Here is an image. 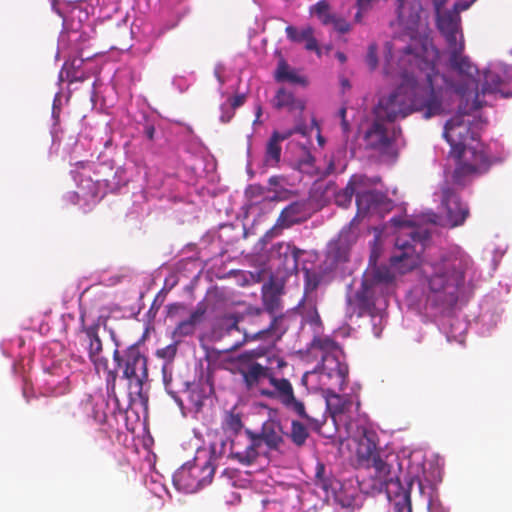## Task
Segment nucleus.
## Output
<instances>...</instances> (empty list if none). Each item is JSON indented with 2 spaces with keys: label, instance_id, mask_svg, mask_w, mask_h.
Masks as SVG:
<instances>
[{
  "label": "nucleus",
  "instance_id": "51",
  "mask_svg": "<svg viewBox=\"0 0 512 512\" xmlns=\"http://www.w3.org/2000/svg\"><path fill=\"white\" fill-rule=\"evenodd\" d=\"M335 15L331 14L329 11L325 14H323L322 16H320L318 19L321 21L322 24L324 25H329V24H332L334 19H335Z\"/></svg>",
  "mask_w": 512,
  "mask_h": 512
},
{
  "label": "nucleus",
  "instance_id": "41",
  "mask_svg": "<svg viewBox=\"0 0 512 512\" xmlns=\"http://www.w3.org/2000/svg\"><path fill=\"white\" fill-rule=\"evenodd\" d=\"M366 63L370 70H375L378 66L377 45L375 43L370 44L368 47Z\"/></svg>",
  "mask_w": 512,
  "mask_h": 512
},
{
  "label": "nucleus",
  "instance_id": "38",
  "mask_svg": "<svg viewBox=\"0 0 512 512\" xmlns=\"http://www.w3.org/2000/svg\"><path fill=\"white\" fill-rule=\"evenodd\" d=\"M311 28L312 27L308 26L302 30H298L294 26H287L285 32L289 40L292 42L301 43L304 42L307 36L310 35Z\"/></svg>",
  "mask_w": 512,
  "mask_h": 512
},
{
  "label": "nucleus",
  "instance_id": "26",
  "mask_svg": "<svg viewBox=\"0 0 512 512\" xmlns=\"http://www.w3.org/2000/svg\"><path fill=\"white\" fill-rule=\"evenodd\" d=\"M290 132L280 133L274 131L266 145L265 161L270 165H276L281 157V142L289 138Z\"/></svg>",
  "mask_w": 512,
  "mask_h": 512
},
{
  "label": "nucleus",
  "instance_id": "28",
  "mask_svg": "<svg viewBox=\"0 0 512 512\" xmlns=\"http://www.w3.org/2000/svg\"><path fill=\"white\" fill-rule=\"evenodd\" d=\"M101 403L93 396L88 395L79 404V410L82 411L87 418H92L96 423L102 424L106 421V413L101 409Z\"/></svg>",
  "mask_w": 512,
  "mask_h": 512
},
{
  "label": "nucleus",
  "instance_id": "23",
  "mask_svg": "<svg viewBox=\"0 0 512 512\" xmlns=\"http://www.w3.org/2000/svg\"><path fill=\"white\" fill-rule=\"evenodd\" d=\"M375 286L368 280L363 281L361 288L355 293L349 303L355 305L359 314L370 311L375 306Z\"/></svg>",
  "mask_w": 512,
  "mask_h": 512
},
{
  "label": "nucleus",
  "instance_id": "35",
  "mask_svg": "<svg viewBox=\"0 0 512 512\" xmlns=\"http://www.w3.org/2000/svg\"><path fill=\"white\" fill-rule=\"evenodd\" d=\"M309 436L307 428L301 422L293 420L291 422V431L289 437L297 446H302Z\"/></svg>",
  "mask_w": 512,
  "mask_h": 512
},
{
  "label": "nucleus",
  "instance_id": "63",
  "mask_svg": "<svg viewBox=\"0 0 512 512\" xmlns=\"http://www.w3.org/2000/svg\"><path fill=\"white\" fill-rule=\"evenodd\" d=\"M405 53L406 54H412V50L409 46H407L405 49H404Z\"/></svg>",
  "mask_w": 512,
  "mask_h": 512
},
{
  "label": "nucleus",
  "instance_id": "40",
  "mask_svg": "<svg viewBox=\"0 0 512 512\" xmlns=\"http://www.w3.org/2000/svg\"><path fill=\"white\" fill-rule=\"evenodd\" d=\"M200 469V484L202 488L203 486L211 483L215 473V466L209 460L203 466H200Z\"/></svg>",
  "mask_w": 512,
  "mask_h": 512
},
{
  "label": "nucleus",
  "instance_id": "14",
  "mask_svg": "<svg viewBox=\"0 0 512 512\" xmlns=\"http://www.w3.org/2000/svg\"><path fill=\"white\" fill-rule=\"evenodd\" d=\"M446 0H434L437 9V28L444 36L447 47H453L459 44L461 40V17L457 10H446L440 12V7Z\"/></svg>",
  "mask_w": 512,
  "mask_h": 512
},
{
  "label": "nucleus",
  "instance_id": "20",
  "mask_svg": "<svg viewBox=\"0 0 512 512\" xmlns=\"http://www.w3.org/2000/svg\"><path fill=\"white\" fill-rule=\"evenodd\" d=\"M272 321L267 329L260 330L253 335H249L247 332H243L242 338L235 343H233L227 350L234 351L244 345L246 342L250 340L260 339L266 333H274L277 334L278 337H281L288 329V325L285 323L286 317L283 314L280 315H271Z\"/></svg>",
  "mask_w": 512,
  "mask_h": 512
},
{
  "label": "nucleus",
  "instance_id": "36",
  "mask_svg": "<svg viewBox=\"0 0 512 512\" xmlns=\"http://www.w3.org/2000/svg\"><path fill=\"white\" fill-rule=\"evenodd\" d=\"M242 319L243 316L239 313L226 314L221 318L220 325L227 334H231L233 331L241 332L238 325Z\"/></svg>",
  "mask_w": 512,
  "mask_h": 512
},
{
  "label": "nucleus",
  "instance_id": "55",
  "mask_svg": "<svg viewBox=\"0 0 512 512\" xmlns=\"http://www.w3.org/2000/svg\"><path fill=\"white\" fill-rule=\"evenodd\" d=\"M394 512H412L411 498L408 500L407 508L401 509L399 507H394Z\"/></svg>",
  "mask_w": 512,
  "mask_h": 512
},
{
  "label": "nucleus",
  "instance_id": "47",
  "mask_svg": "<svg viewBox=\"0 0 512 512\" xmlns=\"http://www.w3.org/2000/svg\"><path fill=\"white\" fill-rule=\"evenodd\" d=\"M304 42H305L306 50H308V51H315L318 54H320V49H319V46H318V42H317L316 38L314 37V30H313V28H311L310 35L307 36V38H306V40Z\"/></svg>",
  "mask_w": 512,
  "mask_h": 512
},
{
  "label": "nucleus",
  "instance_id": "2",
  "mask_svg": "<svg viewBox=\"0 0 512 512\" xmlns=\"http://www.w3.org/2000/svg\"><path fill=\"white\" fill-rule=\"evenodd\" d=\"M443 136L450 144V156L457 160L452 174L454 184L464 187L474 176L489 169L490 159L486 148L475 137L464 115L457 114L447 121Z\"/></svg>",
  "mask_w": 512,
  "mask_h": 512
},
{
  "label": "nucleus",
  "instance_id": "8",
  "mask_svg": "<svg viewBox=\"0 0 512 512\" xmlns=\"http://www.w3.org/2000/svg\"><path fill=\"white\" fill-rule=\"evenodd\" d=\"M273 389H260L261 396L278 400L284 408L305 419L308 424L315 428H320L323 421L317 420L306 413L304 403L297 399L291 382L286 378H277L274 373L268 379Z\"/></svg>",
  "mask_w": 512,
  "mask_h": 512
},
{
  "label": "nucleus",
  "instance_id": "58",
  "mask_svg": "<svg viewBox=\"0 0 512 512\" xmlns=\"http://www.w3.org/2000/svg\"><path fill=\"white\" fill-rule=\"evenodd\" d=\"M262 115V107L260 104L256 105V119L254 120V123H257Z\"/></svg>",
  "mask_w": 512,
  "mask_h": 512
},
{
  "label": "nucleus",
  "instance_id": "42",
  "mask_svg": "<svg viewBox=\"0 0 512 512\" xmlns=\"http://www.w3.org/2000/svg\"><path fill=\"white\" fill-rule=\"evenodd\" d=\"M278 247L279 249H284L283 253L286 257L288 254H290L293 261V266L296 267L298 262L299 250L296 247L290 245L289 243H279Z\"/></svg>",
  "mask_w": 512,
  "mask_h": 512
},
{
  "label": "nucleus",
  "instance_id": "29",
  "mask_svg": "<svg viewBox=\"0 0 512 512\" xmlns=\"http://www.w3.org/2000/svg\"><path fill=\"white\" fill-rule=\"evenodd\" d=\"M379 454L381 453L378 450L376 443L372 441L370 438L366 437V435H364V438L360 440L357 448V457L359 465L364 467Z\"/></svg>",
  "mask_w": 512,
  "mask_h": 512
},
{
  "label": "nucleus",
  "instance_id": "30",
  "mask_svg": "<svg viewBox=\"0 0 512 512\" xmlns=\"http://www.w3.org/2000/svg\"><path fill=\"white\" fill-rule=\"evenodd\" d=\"M83 63L84 59L80 57L73 58L63 65L62 73H65L70 83L83 82L88 78V75L82 70Z\"/></svg>",
  "mask_w": 512,
  "mask_h": 512
},
{
  "label": "nucleus",
  "instance_id": "44",
  "mask_svg": "<svg viewBox=\"0 0 512 512\" xmlns=\"http://www.w3.org/2000/svg\"><path fill=\"white\" fill-rule=\"evenodd\" d=\"M71 390L68 378L63 379L57 386L51 390L53 396H62L69 393Z\"/></svg>",
  "mask_w": 512,
  "mask_h": 512
},
{
  "label": "nucleus",
  "instance_id": "4",
  "mask_svg": "<svg viewBox=\"0 0 512 512\" xmlns=\"http://www.w3.org/2000/svg\"><path fill=\"white\" fill-rule=\"evenodd\" d=\"M469 264L468 256L449 253L431 265L432 274L428 278V286L435 302L448 307L457 303L458 290L464 283Z\"/></svg>",
  "mask_w": 512,
  "mask_h": 512
},
{
  "label": "nucleus",
  "instance_id": "61",
  "mask_svg": "<svg viewBox=\"0 0 512 512\" xmlns=\"http://www.w3.org/2000/svg\"><path fill=\"white\" fill-rule=\"evenodd\" d=\"M482 107V103L479 101V93L476 94L475 101H474V108L479 109Z\"/></svg>",
  "mask_w": 512,
  "mask_h": 512
},
{
  "label": "nucleus",
  "instance_id": "25",
  "mask_svg": "<svg viewBox=\"0 0 512 512\" xmlns=\"http://www.w3.org/2000/svg\"><path fill=\"white\" fill-rule=\"evenodd\" d=\"M315 486L322 489L326 496L334 495L339 487L338 480L328 471L323 463L318 462L314 477Z\"/></svg>",
  "mask_w": 512,
  "mask_h": 512
},
{
  "label": "nucleus",
  "instance_id": "46",
  "mask_svg": "<svg viewBox=\"0 0 512 512\" xmlns=\"http://www.w3.org/2000/svg\"><path fill=\"white\" fill-rule=\"evenodd\" d=\"M65 201L72 205H79L83 210V200L81 193L78 191L68 192L65 196Z\"/></svg>",
  "mask_w": 512,
  "mask_h": 512
},
{
  "label": "nucleus",
  "instance_id": "62",
  "mask_svg": "<svg viewBox=\"0 0 512 512\" xmlns=\"http://www.w3.org/2000/svg\"><path fill=\"white\" fill-rule=\"evenodd\" d=\"M346 113H347V110L346 108L342 107L340 110H339V116L341 118V120H343V118H346Z\"/></svg>",
  "mask_w": 512,
  "mask_h": 512
},
{
  "label": "nucleus",
  "instance_id": "48",
  "mask_svg": "<svg viewBox=\"0 0 512 512\" xmlns=\"http://www.w3.org/2000/svg\"><path fill=\"white\" fill-rule=\"evenodd\" d=\"M329 4L326 0L317 2L311 7V12L314 13L318 18L329 11Z\"/></svg>",
  "mask_w": 512,
  "mask_h": 512
},
{
  "label": "nucleus",
  "instance_id": "45",
  "mask_svg": "<svg viewBox=\"0 0 512 512\" xmlns=\"http://www.w3.org/2000/svg\"><path fill=\"white\" fill-rule=\"evenodd\" d=\"M332 25H333L334 29L341 34L348 33L351 30L350 23L342 18L335 17Z\"/></svg>",
  "mask_w": 512,
  "mask_h": 512
},
{
  "label": "nucleus",
  "instance_id": "59",
  "mask_svg": "<svg viewBox=\"0 0 512 512\" xmlns=\"http://www.w3.org/2000/svg\"><path fill=\"white\" fill-rule=\"evenodd\" d=\"M341 86L344 90L350 89L351 87L349 80L346 78L341 79Z\"/></svg>",
  "mask_w": 512,
  "mask_h": 512
},
{
  "label": "nucleus",
  "instance_id": "1",
  "mask_svg": "<svg viewBox=\"0 0 512 512\" xmlns=\"http://www.w3.org/2000/svg\"><path fill=\"white\" fill-rule=\"evenodd\" d=\"M400 79L399 86L392 93L379 99L374 109L377 119L394 122L414 111L423 112L424 118L428 119L442 112V103L433 87L431 74L426 75L425 87L419 86L413 73L406 70Z\"/></svg>",
  "mask_w": 512,
  "mask_h": 512
},
{
  "label": "nucleus",
  "instance_id": "56",
  "mask_svg": "<svg viewBox=\"0 0 512 512\" xmlns=\"http://www.w3.org/2000/svg\"><path fill=\"white\" fill-rule=\"evenodd\" d=\"M341 127L345 134L349 133L350 125H349L348 121L346 120V118H343V120H341Z\"/></svg>",
  "mask_w": 512,
  "mask_h": 512
},
{
  "label": "nucleus",
  "instance_id": "10",
  "mask_svg": "<svg viewBox=\"0 0 512 512\" xmlns=\"http://www.w3.org/2000/svg\"><path fill=\"white\" fill-rule=\"evenodd\" d=\"M262 356H264L262 349H253L230 359V363L233 365L232 371L241 375L247 390L257 387L262 379H269L273 372L271 368L256 361Z\"/></svg>",
  "mask_w": 512,
  "mask_h": 512
},
{
  "label": "nucleus",
  "instance_id": "54",
  "mask_svg": "<svg viewBox=\"0 0 512 512\" xmlns=\"http://www.w3.org/2000/svg\"><path fill=\"white\" fill-rule=\"evenodd\" d=\"M369 11L370 10H361L360 8H357V12H356L355 17H354L355 21L356 22H361L363 15L366 14L367 12H369Z\"/></svg>",
  "mask_w": 512,
  "mask_h": 512
},
{
  "label": "nucleus",
  "instance_id": "22",
  "mask_svg": "<svg viewBox=\"0 0 512 512\" xmlns=\"http://www.w3.org/2000/svg\"><path fill=\"white\" fill-rule=\"evenodd\" d=\"M206 311L207 305L203 301L199 302L191 312L189 318L178 323L173 331V335L177 337L193 335L196 331V327L203 321Z\"/></svg>",
  "mask_w": 512,
  "mask_h": 512
},
{
  "label": "nucleus",
  "instance_id": "16",
  "mask_svg": "<svg viewBox=\"0 0 512 512\" xmlns=\"http://www.w3.org/2000/svg\"><path fill=\"white\" fill-rule=\"evenodd\" d=\"M421 11L420 0H395L397 22L405 30L411 32L417 30Z\"/></svg>",
  "mask_w": 512,
  "mask_h": 512
},
{
  "label": "nucleus",
  "instance_id": "9",
  "mask_svg": "<svg viewBox=\"0 0 512 512\" xmlns=\"http://www.w3.org/2000/svg\"><path fill=\"white\" fill-rule=\"evenodd\" d=\"M113 360L117 367L123 368V378L129 381L130 388L136 392L142 390L144 381L148 378L147 359L141 353L139 346L131 345L123 354L118 349L113 352Z\"/></svg>",
  "mask_w": 512,
  "mask_h": 512
},
{
  "label": "nucleus",
  "instance_id": "17",
  "mask_svg": "<svg viewBox=\"0 0 512 512\" xmlns=\"http://www.w3.org/2000/svg\"><path fill=\"white\" fill-rule=\"evenodd\" d=\"M364 183L358 187L356 205L360 214L378 210L388 203L387 196L375 189H370V180L364 176Z\"/></svg>",
  "mask_w": 512,
  "mask_h": 512
},
{
  "label": "nucleus",
  "instance_id": "50",
  "mask_svg": "<svg viewBox=\"0 0 512 512\" xmlns=\"http://www.w3.org/2000/svg\"><path fill=\"white\" fill-rule=\"evenodd\" d=\"M336 171H337V169L335 166L334 158L330 157L327 162V166H326L325 170L323 172H321V177H327V176L335 173Z\"/></svg>",
  "mask_w": 512,
  "mask_h": 512
},
{
  "label": "nucleus",
  "instance_id": "39",
  "mask_svg": "<svg viewBox=\"0 0 512 512\" xmlns=\"http://www.w3.org/2000/svg\"><path fill=\"white\" fill-rule=\"evenodd\" d=\"M177 350H178L177 343L175 342V343L167 345L166 347L158 349L156 351V356L158 358L165 360L166 361L165 364H167V366H168L169 364H171L173 362V360L177 354Z\"/></svg>",
  "mask_w": 512,
  "mask_h": 512
},
{
  "label": "nucleus",
  "instance_id": "34",
  "mask_svg": "<svg viewBox=\"0 0 512 512\" xmlns=\"http://www.w3.org/2000/svg\"><path fill=\"white\" fill-rule=\"evenodd\" d=\"M263 305L265 310L270 314H277L281 309V298L279 289H269L263 292Z\"/></svg>",
  "mask_w": 512,
  "mask_h": 512
},
{
  "label": "nucleus",
  "instance_id": "12",
  "mask_svg": "<svg viewBox=\"0 0 512 512\" xmlns=\"http://www.w3.org/2000/svg\"><path fill=\"white\" fill-rule=\"evenodd\" d=\"M441 204L445 209V220L451 228L463 225L470 215L468 205L462 202L459 194L449 184L441 188Z\"/></svg>",
  "mask_w": 512,
  "mask_h": 512
},
{
  "label": "nucleus",
  "instance_id": "7",
  "mask_svg": "<svg viewBox=\"0 0 512 512\" xmlns=\"http://www.w3.org/2000/svg\"><path fill=\"white\" fill-rule=\"evenodd\" d=\"M409 237L410 239H406L400 235L396 238L395 248L389 259L391 268L400 275L407 274L420 265L421 254L430 234L427 230H413Z\"/></svg>",
  "mask_w": 512,
  "mask_h": 512
},
{
  "label": "nucleus",
  "instance_id": "3",
  "mask_svg": "<svg viewBox=\"0 0 512 512\" xmlns=\"http://www.w3.org/2000/svg\"><path fill=\"white\" fill-rule=\"evenodd\" d=\"M311 348L321 358V377L331 380L326 389L327 407L334 421H342L353 407L351 396H342L335 392V389L344 390L348 383L349 369L344 362V352L341 346L328 336L315 337Z\"/></svg>",
  "mask_w": 512,
  "mask_h": 512
},
{
  "label": "nucleus",
  "instance_id": "13",
  "mask_svg": "<svg viewBox=\"0 0 512 512\" xmlns=\"http://www.w3.org/2000/svg\"><path fill=\"white\" fill-rule=\"evenodd\" d=\"M84 332L88 340V356L91 362L94 364L97 371L103 369L107 372L106 383L107 387L114 391L116 380L118 376L117 370L108 369V359L101 356L103 350L102 341L99 338L98 330L99 325L94 324L89 327H84Z\"/></svg>",
  "mask_w": 512,
  "mask_h": 512
},
{
  "label": "nucleus",
  "instance_id": "11",
  "mask_svg": "<svg viewBox=\"0 0 512 512\" xmlns=\"http://www.w3.org/2000/svg\"><path fill=\"white\" fill-rule=\"evenodd\" d=\"M89 162H77L75 164L74 179L78 182V190L81 193L83 200V212H89L93 206L101 199L100 190L104 185L107 188L115 189L119 186V182H114L110 179H92L89 175L80 172V169L85 170L89 167Z\"/></svg>",
  "mask_w": 512,
  "mask_h": 512
},
{
  "label": "nucleus",
  "instance_id": "52",
  "mask_svg": "<svg viewBox=\"0 0 512 512\" xmlns=\"http://www.w3.org/2000/svg\"><path fill=\"white\" fill-rule=\"evenodd\" d=\"M314 162H315V158L309 152H307L306 155L303 157V159L300 160L301 165L309 166V167H313Z\"/></svg>",
  "mask_w": 512,
  "mask_h": 512
},
{
  "label": "nucleus",
  "instance_id": "18",
  "mask_svg": "<svg viewBox=\"0 0 512 512\" xmlns=\"http://www.w3.org/2000/svg\"><path fill=\"white\" fill-rule=\"evenodd\" d=\"M396 129L391 131L384 124V121L375 117L371 127L365 133L367 146L378 151H386L395 140Z\"/></svg>",
  "mask_w": 512,
  "mask_h": 512
},
{
  "label": "nucleus",
  "instance_id": "24",
  "mask_svg": "<svg viewBox=\"0 0 512 512\" xmlns=\"http://www.w3.org/2000/svg\"><path fill=\"white\" fill-rule=\"evenodd\" d=\"M505 84L506 80L501 77L500 73L494 70H485L481 93L483 95L499 93L505 98L512 97V92L505 91Z\"/></svg>",
  "mask_w": 512,
  "mask_h": 512
},
{
  "label": "nucleus",
  "instance_id": "49",
  "mask_svg": "<svg viewBox=\"0 0 512 512\" xmlns=\"http://www.w3.org/2000/svg\"><path fill=\"white\" fill-rule=\"evenodd\" d=\"M245 101H246L245 94H237L229 99L230 106L232 109H237V108L241 107L245 103Z\"/></svg>",
  "mask_w": 512,
  "mask_h": 512
},
{
  "label": "nucleus",
  "instance_id": "53",
  "mask_svg": "<svg viewBox=\"0 0 512 512\" xmlns=\"http://www.w3.org/2000/svg\"><path fill=\"white\" fill-rule=\"evenodd\" d=\"M144 134L149 140H153L155 134L154 126L150 124L146 125L144 128Z\"/></svg>",
  "mask_w": 512,
  "mask_h": 512
},
{
  "label": "nucleus",
  "instance_id": "33",
  "mask_svg": "<svg viewBox=\"0 0 512 512\" xmlns=\"http://www.w3.org/2000/svg\"><path fill=\"white\" fill-rule=\"evenodd\" d=\"M394 270L391 266L379 265L372 269V279L369 281L374 286L377 284H391L395 280Z\"/></svg>",
  "mask_w": 512,
  "mask_h": 512
},
{
  "label": "nucleus",
  "instance_id": "64",
  "mask_svg": "<svg viewBox=\"0 0 512 512\" xmlns=\"http://www.w3.org/2000/svg\"><path fill=\"white\" fill-rule=\"evenodd\" d=\"M395 225H398L399 224V220H397L396 218H392L391 220Z\"/></svg>",
  "mask_w": 512,
  "mask_h": 512
},
{
  "label": "nucleus",
  "instance_id": "60",
  "mask_svg": "<svg viewBox=\"0 0 512 512\" xmlns=\"http://www.w3.org/2000/svg\"><path fill=\"white\" fill-rule=\"evenodd\" d=\"M475 1H472L470 0L469 2H465V3H462L460 4V9L461 10H466L468 9Z\"/></svg>",
  "mask_w": 512,
  "mask_h": 512
},
{
  "label": "nucleus",
  "instance_id": "15",
  "mask_svg": "<svg viewBox=\"0 0 512 512\" xmlns=\"http://www.w3.org/2000/svg\"><path fill=\"white\" fill-rule=\"evenodd\" d=\"M308 218L307 204L305 201H295L286 206L279 214L276 223L270 229L268 234L271 236L279 235L284 229H288L295 224H300Z\"/></svg>",
  "mask_w": 512,
  "mask_h": 512
},
{
  "label": "nucleus",
  "instance_id": "57",
  "mask_svg": "<svg viewBox=\"0 0 512 512\" xmlns=\"http://www.w3.org/2000/svg\"><path fill=\"white\" fill-rule=\"evenodd\" d=\"M335 56L341 63H345L347 60L346 55L341 51H337Z\"/></svg>",
  "mask_w": 512,
  "mask_h": 512
},
{
  "label": "nucleus",
  "instance_id": "43",
  "mask_svg": "<svg viewBox=\"0 0 512 512\" xmlns=\"http://www.w3.org/2000/svg\"><path fill=\"white\" fill-rule=\"evenodd\" d=\"M163 374V382L165 385V389L173 398H176V392L172 388V373L168 372L167 364H164L162 367Z\"/></svg>",
  "mask_w": 512,
  "mask_h": 512
},
{
  "label": "nucleus",
  "instance_id": "19",
  "mask_svg": "<svg viewBox=\"0 0 512 512\" xmlns=\"http://www.w3.org/2000/svg\"><path fill=\"white\" fill-rule=\"evenodd\" d=\"M200 466L196 464H185L173 475L175 487L185 493H194L201 488Z\"/></svg>",
  "mask_w": 512,
  "mask_h": 512
},
{
  "label": "nucleus",
  "instance_id": "27",
  "mask_svg": "<svg viewBox=\"0 0 512 512\" xmlns=\"http://www.w3.org/2000/svg\"><path fill=\"white\" fill-rule=\"evenodd\" d=\"M364 175H353L348 181L346 187L336 193L335 203L339 207L346 208L351 204L352 198L357 197L358 187L364 183Z\"/></svg>",
  "mask_w": 512,
  "mask_h": 512
},
{
  "label": "nucleus",
  "instance_id": "37",
  "mask_svg": "<svg viewBox=\"0 0 512 512\" xmlns=\"http://www.w3.org/2000/svg\"><path fill=\"white\" fill-rule=\"evenodd\" d=\"M294 96L291 92H288L284 88H281L277 91L274 98V106L278 109L281 108H290L294 107Z\"/></svg>",
  "mask_w": 512,
  "mask_h": 512
},
{
  "label": "nucleus",
  "instance_id": "32",
  "mask_svg": "<svg viewBox=\"0 0 512 512\" xmlns=\"http://www.w3.org/2000/svg\"><path fill=\"white\" fill-rule=\"evenodd\" d=\"M275 79L278 82H290L293 84H305L304 77L299 76L294 70H290L289 65L284 59H280L275 71Z\"/></svg>",
  "mask_w": 512,
  "mask_h": 512
},
{
  "label": "nucleus",
  "instance_id": "21",
  "mask_svg": "<svg viewBox=\"0 0 512 512\" xmlns=\"http://www.w3.org/2000/svg\"><path fill=\"white\" fill-rule=\"evenodd\" d=\"M464 47V39L463 35H461L459 44L448 48L450 55L449 63L451 68L457 71L459 74L466 75L468 77H474L478 70L476 66L470 61V59L463 55Z\"/></svg>",
  "mask_w": 512,
  "mask_h": 512
},
{
  "label": "nucleus",
  "instance_id": "6",
  "mask_svg": "<svg viewBox=\"0 0 512 512\" xmlns=\"http://www.w3.org/2000/svg\"><path fill=\"white\" fill-rule=\"evenodd\" d=\"M249 443L245 447H241L240 441L231 440L232 459L238 461L242 465H251L256 462L259 457L258 449L264 443L270 450H279L284 444V431L280 421L268 419L262 424L261 431L255 433L249 429L245 431Z\"/></svg>",
  "mask_w": 512,
  "mask_h": 512
},
{
  "label": "nucleus",
  "instance_id": "31",
  "mask_svg": "<svg viewBox=\"0 0 512 512\" xmlns=\"http://www.w3.org/2000/svg\"><path fill=\"white\" fill-rule=\"evenodd\" d=\"M243 426L241 414L235 412V408L225 412L221 424V428L225 433L236 436L240 433Z\"/></svg>",
  "mask_w": 512,
  "mask_h": 512
},
{
  "label": "nucleus",
  "instance_id": "5",
  "mask_svg": "<svg viewBox=\"0 0 512 512\" xmlns=\"http://www.w3.org/2000/svg\"><path fill=\"white\" fill-rule=\"evenodd\" d=\"M364 467L373 469L371 479L361 482L362 490L365 493L377 494L385 492L394 507L407 508L408 500L411 498V482L407 483L405 487L398 476L392 471L391 465L382 458L381 454L373 458Z\"/></svg>",
  "mask_w": 512,
  "mask_h": 512
}]
</instances>
